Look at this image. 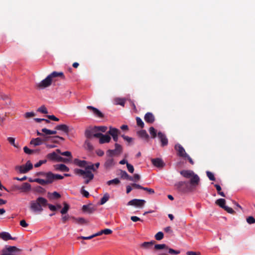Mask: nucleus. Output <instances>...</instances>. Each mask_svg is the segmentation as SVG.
Masks as SVG:
<instances>
[{"instance_id":"obj_57","label":"nucleus","mask_w":255,"mask_h":255,"mask_svg":"<svg viewBox=\"0 0 255 255\" xmlns=\"http://www.w3.org/2000/svg\"><path fill=\"white\" fill-rule=\"evenodd\" d=\"M103 234H106V235H109L112 234V231L111 229H104L103 230H102Z\"/></svg>"},{"instance_id":"obj_20","label":"nucleus","mask_w":255,"mask_h":255,"mask_svg":"<svg viewBox=\"0 0 255 255\" xmlns=\"http://www.w3.org/2000/svg\"><path fill=\"white\" fill-rule=\"evenodd\" d=\"M55 129L56 130H61L66 133H68L69 131V128L68 126L64 124L57 125V126L55 127Z\"/></svg>"},{"instance_id":"obj_51","label":"nucleus","mask_w":255,"mask_h":255,"mask_svg":"<svg viewBox=\"0 0 255 255\" xmlns=\"http://www.w3.org/2000/svg\"><path fill=\"white\" fill-rule=\"evenodd\" d=\"M247 222L250 224H254L255 223V219L253 217L250 216L247 219Z\"/></svg>"},{"instance_id":"obj_60","label":"nucleus","mask_w":255,"mask_h":255,"mask_svg":"<svg viewBox=\"0 0 255 255\" xmlns=\"http://www.w3.org/2000/svg\"><path fill=\"white\" fill-rule=\"evenodd\" d=\"M47 205L48 206L49 209L51 211H55L56 210V207L54 205H52L51 204H49L47 203Z\"/></svg>"},{"instance_id":"obj_38","label":"nucleus","mask_w":255,"mask_h":255,"mask_svg":"<svg viewBox=\"0 0 255 255\" xmlns=\"http://www.w3.org/2000/svg\"><path fill=\"white\" fill-rule=\"evenodd\" d=\"M23 150L25 153H26V154H32V153H35V152L38 151V150H37L30 149L27 146L24 147Z\"/></svg>"},{"instance_id":"obj_19","label":"nucleus","mask_w":255,"mask_h":255,"mask_svg":"<svg viewBox=\"0 0 255 255\" xmlns=\"http://www.w3.org/2000/svg\"><path fill=\"white\" fill-rule=\"evenodd\" d=\"M74 162L75 164L77 165L82 167H85V169L86 168V166H88V165H89V164H88L86 161L85 160H80L77 159H75L74 161Z\"/></svg>"},{"instance_id":"obj_63","label":"nucleus","mask_w":255,"mask_h":255,"mask_svg":"<svg viewBox=\"0 0 255 255\" xmlns=\"http://www.w3.org/2000/svg\"><path fill=\"white\" fill-rule=\"evenodd\" d=\"M143 190L148 192L150 194H153L154 193V190L151 188L143 187Z\"/></svg>"},{"instance_id":"obj_34","label":"nucleus","mask_w":255,"mask_h":255,"mask_svg":"<svg viewBox=\"0 0 255 255\" xmlns=\"http://www.w3.org/2000/svg\"><path fill=\"white\" fill-rule=\"evenodd\" d=\"M115 101L117 105H120L122 106H124L125 103V99L117 98L115 99Z\"/></svg>"},{"instance_id":"obj_50","label":"nucleus","mask_w":255,"mask_h":255,"mask_svg":"<svg viewBox=\"0 0 255 255\" xmlns=\"http://www.w3.org/2000/svg\"><path fill=\"white\" fill-rule=\"evenodd\" d=\"M92 112L96 116H97L98 117H103V114H102V113L100 111H99V110H98L97 109H95Z\"/></svg>"},{"instance_id":"obj_53","label":"nucleus","mask_w":255,"mask_h":255,"mask_svg":"<svg viewBox=\"0 0 255 255\" xmlns=\"http://www.w3.org/2000/svg\"><path fill=\"white\" fill-rule=\"evenodd\" d=\"M122 137H123V138H124L126 141H127V142H128V143H130V142H132V140H133L132 138L128 136H126V135H122Z\"/></svg>"},{"instance_id":"obj_47","label":"nucleus","mask_w":255,"mask_h":255,"mask_svg":"<svg viewBox=\"0 0 255 255\" xmlns=\"http://www.w3.org/2000/svg\"><path fill=\"white\" fill-rule=\"evenodd\" d=\"M37 111L40 113H43V114H47L48 113V111L46 108L44 106H41L40 107H39Z\"/></svg>"},{"instance_id":"obj_31","label":"nucleus","mask_w":255,"mask_h":255,"mask_svg":"<svg viewBox=\"0 0 255 255\" xmlns=\"http://www.w3.org/2000/svg\"><path fill=\"white\" fill-rule=\"evenodd\" d=\"M64 207L61 210L60 212L62 214H66L69 209V205L66 202L63 203Z\"/></svg>"},{"instance_id":"obj_27","label":"nucleus","mask_w":255,"mask_h":255,"mask_svg":"<svg viewBox=\"0 0 255 255\" xmlns=\"http://www.w3.org/2000/svg\"><path fill=\"white\" fill-rule=\"evenodd\" d=\"M120 183V181L118 178H115L107 181V184L108 185H117Z\"/></svg>"},{"instance_id":"obj_21","label":"nucleus","mask_w":255,"mask_h":255,"mask_svg":"<svg viewBox=\"0 0 255 255\" xmlns=\"http://www.w3.org/2000/svg\"><path fill=\"white\" fill-rule=\"evenodd\" d=\"M34 182H37L41 185H45L49 183L52 182V180L48 178L47 180H44L40 178H36L34 179Z\"/></svg>"},{"instance_id":"obj_23","label":"nucleus","mask_w":255,"mask_h":255,"mask_svg":"<svg viewBox=\"0 0 255 255\" xmlns=\"http://www.w3.org/2000/svg\"><path fill=\"white\" fill-rule=\"evenodd\" d=\"M108 133L113 137L114 136L119 135L120 131L118 129L116 128L110 127Z\"/></svg>"},{"instance_id":"obj_33","label":"nucleus","mask_w":255,"mask_h":255,"mask_svg":"<svg viewBox=\"0 0 255 255\" xmlns=\"http://www.w3.org/2000/svg\"><path fill=\"white\" fill-rule=\"evenodd\" d=\"M122 147L121 145L116 143L115 144V149L114 150L115 153L116 154H120L122 152Z\"/></svg>"},{"instance_id":"obj_32","label":"nucleus","mask_w":255,"mask_h":255,"mask_svg":"<svg viewBox=\"0 0 255 255\" xmlns=\"http://www.w3.org/2000/svg\"><path fill=\"white\" fill-rule=\"evenodd\" d=\"M153 245V242H144L141 245V247L145 249H148L150 246Z\"/></svg>"},{"instance_id":"obj_11","label":"nucleus","mask_w":255,"mask_h":255,"mask_svg":"<svg viewBox=\"0 0 255 255\" xmlns=\"http://www.w3.org/2000/svg\"><path fill=\"white\" fill-rule=\"evenodd\" d=\"M99 138V142L101 144H103L105 143H108L111 140V137L107 134H103L101 133V135Z\"/></svg>"},{"instance_id":"obj_7","label":"nucleus","mask_w":255,"mask_h":255,"mask_svg":"<svg viewBox=\"0 0 255 255\" xmlns=\"http://www.w3.org/2000/svg\"><path fill=\"white\" fill-rule=\"evenodd\" d=\"M32 167L31 163L28 161L25 165L16 166L15 169L21 173H25L31 169Z\"/></svg>"},{"instance_id":"obj_58","label":"nucleus","mask_w":255,"mask_h":255,"mask_svg":"<svg viewBox=\"0 0 255 255\" xmlns=\"http://www.w3.org/2000/svg\"><path fill=\"white\" fill-rule=\"evenodd\" d=\"M47 117L51 120H53V121H59V120L58 118H56L55 116H54V115H49V116H47Z\"/></svg>"},{"instance_id":"obj_35","label":"nucleus","mask_w":255,"mask_h":255,"mask_svg":"<svg viewBox=\"0 0 255 255\" xmlns=\"http://www.w3.org/2000/svg\"><path fill=\"white\" fill-rule=\"evenodd\" d=\"M58 139H61L62 140H64V138L62 137H61L59 136H54L51 137L50 140L53 143H59V141L58 140Z\"/></svg>"},{"instance_id":"obj_26","label":"nucleus","mask_w":255,"mask_h":255,"mask_svg":"<svg viewBox=\"0 0 255 255\" xmlns=\"http://www.w3.org/2000/svg\"><path fill=\"white\" fill-rule=\"evenodd\" d=\"M42 131L44 132L45 134L47 135H51V134H55L57 133L56 130H50L47 129L46 128H43L42 129Z\"/></svg>"},{"instance_id":"obj_15","label":"nucleus","mask_w":255,"mask_h":255,"mask_svg":"<svg viewBox=\"0 0 255 255\" xmlns=\"http://www.w3.org/2000/svg\"><path fill=\"white\" fill-rule=\"evenodd\" d=\"M158 136L161 142L162 146H165L167 144L168 140L166 136L163 133L161 132H159L158 133Z\"/></svg>"},{"instance_id":"obj_4","label":"nucleus","mask_w":255,"mask_h":255,"mask_svg":"<svg viewBox=\"0 0 255 255\" xmlns=\"http://www.w3.org/2000/svg\"><path fill=\"white\" fill-rule=\"evenodd\" d=\"M20 251L16 247L6 246L0 251V255H15Z\"/></svg>"},{"instance_id":"obj_43","label":"nucleus","mask_w":255,"mask_h":255,"mask_svg":"<svg viewBox=\"0 0 255 255\" xmlns=\"http://www.w3.org/2000/svg\"><path fill=\"white\" fill-rule=\"evenodd\" d=\"M136 121L138 126L140 127L141 128H143L144 125V123L140 118L136 117Z\"/></svg>"},{"instance_id":"obj_48","label":"nucleus","mask_w":255,"mask_h":255,"mask_svg":"<svg viewBox=\"0 0 255 255\" xmlns=\"http://www.w3.org/2000/svg\"><path fill=\"white\" fill-rule=\"evenodd\" d=\"M96 127L97 128V130H98V132H99L100 131L104 132L107 129V128L105 126H100V127Z\"/></svg>"},{"instance_id":"obj_28","label":"nucleus","mask_w":255,"mask_h":255,"mask_svg":"<svg viewBox=\"0 0 255 255\" xmlns=\"http://www.w3.org/2000/svg\"><path fill=\"white\" fill-rule=\"evenodd\" d=\"M114 165V159L112 157L108 158L105 163V165L106 167H110Z\"/></svg>"},{"instance_id":"obj_55","label":"nucleus","mask_w":255,"mask_h":255,"mask_svg":"<svg viewBox=\"0 0 255 255\" xmlns=\"http://www.w3.org/2000/svg\"><path fill=\"white\" fill-rule=\"evenodd\" d=\"M81 192L83 194V195L85 197H88L89 196V193H88V192L84 189V187L82 188Z\"/></svg>"},{"instance_id":"obj_44","label":"nucleus","mask_w":255,"mask_h":255,"mask_svg":"<svg viewBox=\"0 0 255 255\" xmlns=\"http://www.w3.org/2000/svg\"><path fill=\"white\" fill-rule=\"evenodd\" d=\"M57 161L67 163L70 161V159L58 156Z\"/></svg>"},{"instance_id":"obj_45","label":"nucleus","mask_w":255,"mask_h":255,"mask_svg":"<svg viewBox=\"0 0 255 255\" xmlns=\"http://www.w3.org/2000/svg\"><path fill=\"white\" fill-rule=\"evenodd\" d=\"M61 154L64 156L68 157V159H70V161L72 160V156L71 153L70 151H65L61 153Z\"/></svg>"},{"instance_id":"obj_46","label":"nucleus","mask_w":255,"mask_h":255,"mask_svg":"<svg viewBox=\"0 0 255 255\" xmlns=\"http://www.w3.org/2000/svg\"><path fill=\"white\" fill-rule=\"evenodd\" d=\"M61 197L60 195L57 192H54L50 194V197L53 199H58Z\"/></svg>"},{"instance_id":"obj_54","label":"nucleus","mask_w":255,"mask_h":255,"mask_svg":"<svg viewBox=\"0 0 255 255\" xmlns=\"http://www.w3.org/2000/svg\"><path fill=\"white\" fill-rule=\"evenodd\" d=\"M187 255H201V253L200 252H196L193 251H188L186 253Z\"/></svg>"},{"instance_id":"obj_14","label":"nucleus","mask_w":255,"mask_h":255,"mask_svg":"<svg viewBox=\"0 0 255 255\" xmlns=\"http://www.w3.org/2000/svg\"><path fill=\"white\" fill-rule=\"evenodd\" d=\"M144 120L146 123H153L155 120L153 115L151 113H147L144 116Z\"/></svg>"},{"instance_id":"obj_40","label":"nucleus","mask_w":255,"mask_h":255,"mask_svg":"<svg viewBox=\"0 0 255 255\" xmlns=\"http://www.w3.org/2000/svg\"><path fill=\"white\" fill-rule=\"evenodd\" d=\"M163 233L162 232H159L155 235V238L156 240L160 241L163 238Z\"/></svg>"},{"instance_id":"obj_59","label":"nucleus","mask_w":255,"mask_h":255,"mask_svg":"<svg viewBox=\"0 0 255 255\" xmlns=\"http://www.w3.org/2000/svg\"><path fill=\"white\" fill-rule=\"evenodd\" d=\"M121 175L122 177L123 178L127 179V178H128V175L126 171H122L121 172Z\"/></svg>"},{"instance_id":"obj_18","label":"nucleus","mask_w":255,"mask_h":255,"mask_svg":"<svg viewBox=\"0 0 255 255\" xmlns=\"http://www.w3.org/2000/svg\"><path fill=\"white\" fill-rule=\"evenodd\" d=\"M54 168L57 170H60L64 172L68 171L69 170V168L63 164L55 165Z\"/></svg>"},{"instance_id":"obj_16","label":"nucleus","mask_w":255,"mask_h":255,"mask_svg":"<svg viewBox=\"0 0 255 255\" xmlns=\"http://www.w3.org/2000/svg\"><path fill=\"white\" fill-rule=\"evenodd\" d=\"M42 139L39 137L32 138L30 142V144L34 146L40 145L42 144Z\"/></svg>"},{"instance_id":"obj_24","label":"nucleus","mask_w":255,"mask_h":255,"mask_svg":"<svg viewBox=\"0 0 255 255\" xmlns=\"http://www.w3.org/2000/svg\"><path fill=\"white\" fill-rule=\"evenodd\" d=\"M74 222L79 224H87L88 222L84 218H73Z\"/></svg>"},{"instance_id":"obj_3","label":"nucleus","mask_w":255,"mask_h":255,"mask_svg":"<svg viewBox=\"0 0 255 255\" xmlns=\"http://www.w3.org/2000/svg\"><path fill=\"white\" fill-rule=\"evenodd\" d=\"M180 174L185 178L190 179V184L194 187L197 186L200 182L199 177L192 170H182Z\"/></svg>"},{"instance_id":"obj_13","label":"nucleus","mask_w":255,"mask_h":255,"mask_svg":"<svg viewBox=\"0 0 255 255\" xmlns=\"http://www.w3.org/2000/svg\"><path fill=\"white\" fill-rule=\"evenodd\" d=\"M17 189L20 190L21 192H28L31 189V185L28 183H24L22 185L17 188Z\"/></svg>"},{"instance_id":"obj_36","label":"nucleus","mask_w":255,"mask_h":255,"mask_svg":"<svg viewBox=\"0 0 255 255\" xmlns=\"http://www.w3.org/2000/svg\"><path fill=\"white\" fill-rule=\"evenodd\" d=\"M110 198V196L108 193H106L104 195V196L103 198H102L101 200V204L103 205L107 201H108L109 199Z\"/></svg>"},{"instance_id":"obj_2","label":"nucleus","mask_w":255,"mask_h":255,"mask_svg":"<svg viewBox=\"0 0 255 255\" xmlns=\"http://www.w3.org/2000/svg\"><path fill=\"white\" fill-rule=\"evenodd\" d=\"M47 204V200L43 197H39L35 200L31 201L30 203V208L34 212H41L43 211V207Z\"/></svg>"},{"instance_id":"obj_10","label":"nucleus","mask_w":255,"mask_h":255,"mask_svg":"<svg viewBox=\"0 0 255 255\" xmlns=\"http://www.w3.org/2000/svg\"><path fill=\"white\" fill-rule=\"evenodd\" d=\"M152 163L157 167H163L165 164L160 158H154L151 159Z\"/></svg>"},{"instance_id":"obj_22","label":"nucleus","mask_w":255,"mask_h":255,"mask_svg":"<svg viewBox=\"0 0 255 255\" xmlns=\"http://www.w3.org/2000/svg\"><path fill=\"white\" fill-rule=\"evenodd\" d=\"M47 178H49L50 179V180H52V181L53 179H63V177L60 175L59 174H53L51 173H48L47 175Z\"/></svg>"},{"instance_id":"obj_30","label":"nucleus","mask_w":255,"mask_h":255,"mask_svg":"<svg viewBox=\"0 0 255 255\" xmlns=\"http://www.w3.org/2000/svg\"><path fill=\"white\" fill-rule=\"evenodd\" d=\"M225 203L226 201L224 199H219L216 201V203L222 208L225 207Z\"/></svg>"},{"instance_id":"obj_29","label":"nucleus","mask_w":255,"mask_h":255,"mask_svg":"<svg viewBox=\"0 0 255 255\" xmlns=\"http://www.w3.org/2000/svg\"><path fill=\"white\" fill-rule=\"evenodd\" d=\"M137 134L140 137L143 138L147 139L148 137V135L145 130H141L137 132Z\"/></svg>"},{"instance_id":"obj_6","label":"nucleus","mask_w":255,"mask_h":255,"mask_svg":"<svg viewBox=\"0 0 255 255\" xmlns=\"http://www.w3.org/2000/svg\"><path fill=\"white\" fill-rule=\"evenodd\" d=\"M52 80L48 76L45 79L36 84V87L39 89H43L49 86L52 84Z\"/></svg>"},{"instance_id":"obj_56","label":"nucleus","mask_w":255,"mask_h":255,"mask_svg":"<svg viewBox=\"0 0 255 255\" xmlns=\"http://www.w3.org/2000/svg\"><path fill=\"white\" fill-rule=\"evenodd\" d=\"M223 209H224L227 212L231 214H232L234 212V211L233 210L232 208L226 206H225Z\"/></svg>"},{"instance_id":"obj_52","label":"nucleus","mask_w":255,"mask_h":255,"mask_svg":"<svg viewBox=\"0 0 255 255\" xmlns=\"http://www.w3.org/2000/svg\"><path fill=\"white\" fill-rule=\"evenodd\" d=\"M127 167L128 171L130 173H133L134 171L133 166L128 163H127Z\"/></svg>"},{"instance_id":"obj_41","label":"nucleus","mask_w":255,"mask_h":255,"mask_svg":"<svg viewBox=\"0 0 255 255\" xmlns=\"http://www.w3.org/2000/svg\"><path fill=\"white\" fill-rule=\"evenodd\" d=\"M35 116V114L34 112H27L24 114V117L25 119H28L29 118H32Z\"/></svg>"},{"instance_id":"obj_25","label":"nucleus","mask_w":255,"mask_h":255,"mask_svg":"<svg viewBox=\"0 0 255 255\" xmlns=\"http://www.w3.org/2000/svg\"><path fill=\"white\" fill-rule=\"evenodd\" d=\"M51 79L53 80V79L54 78L57 77H63L64 75L62 72H53L51 74L48 75Z\"/></svg>"},{"instance_id":"obj_37","label":"nucleus","mask_w":255,"mask_h":255,"mask_svg":"<svg viewBox=\"0 0 255 255\" xmlns=\"http://www.w3.org/2000/svg\"><path fill=\"white\" fill-rule=\"evenodd\" d=\"M48 158L52 160H55L57 161L58 155L54 152L49 153L47 155Z\"/></svg>"},{"instance_id":"obj_64","label":"nucleus","mask_w":255,"mask_h":255,"mask_svg":"<svg viewBox=\"0 0 255 255\" xmlns=\"http://www.w3.org/2000/svg\"><path fill=\"white\" fill-rule=\"evenodd\" d=\"M130 219L133 221V222H137V221H140V219L136 216H131L130 217Z\"/></svg>"},{"instance_id":"obj_12","label":"nucleus","mask_w":255,"mask_h":255,"mask_svg":"<svg viewBox=\"0 0 255 255\" xmlns=\"http://www.w3.org/2000/svg\"><path fill=\"white\" fill-rule=\"evenodd\" d=\"M175 149L178 151L180 156L182 157L187 156V154L186 153L183 147L180 144H177L175 146Z\"/></svg>"},{"instance_id":"obj_61","label":"nucleus","mask_w":255,"mask_h":255,"mask_svg":"<svg viewBox=\"0 0 255 255\" xmlns=\"http://www.w3.org/2000/svg\"><path fill=\"white\" fill-rule=\"evenodd\" d=\"M20 225L23 227H24V228H26L28 226V224H27L25 222V220H22L21 221H20Z\"/></svg>"},{"instance_id":"obj_39","label":"nucleus","mask_w":255,"mask_h":255,"mask_svg":"<svg viewBox=\"0 0 255 255\" xmlns=\"http://www.w3.org/2000/svg\"><path fill=\"white\" fill-rule=\"evenodd\" d=\"M7 140L14 147H15L16 148H18V145L17 144H16L15 143V139L13 137H8Z\"/></svg>"},{"instance_id":"obj_8","label":"nucleus","mask_w":255,"mask_h":255,"mask_svg":"<svg viewBox=\"0 0 255 255\" xmlns=\"http://www.w3.org/2000/svg\"><path fill=\"white\" fill-rule=\"evenodd\" d=\"M145 203V201L144 200L135 199L129 201L128 205L141 208L144 206Z\"/></svg>"},{"instance_id":"obj_62","label":"nucleus","mask_w":255,"mask_h":255,"mask_svg":"<svg viewBox=\"0 0 255 255\" xmlns=\"http://www.w3.org/2000/svg\"><path fill=\"white\" fill-rule=\"evenodd\" d=\"M131 185L134 188L143 189V187H142L140 185L137 184H135V183L132 184Z\"/></svg>"},{"instance_id":"obj_5","label":"nucleus","mask_w":255,"mask_h":255,"mask_svg":"<svg viewBox=\"0 0 255 255\" xmlns=\"http://www.w3.org/2000/svg\"><path fill=\"white\" fill-rule=\"evenodd\" d=\"M85 136L89 138L93 137H99L101 135V133L98 132L96 127L88 128L85 132Z\"/></svg>"},{"instance_id":"obj_9","label":"nucleus","mask_w":255,"mask_h":255,"mask_svg":"<svg viewBox=\"0 0 255 255\" xmlns=\"http://www.w3.org/2000/svg\"><path fill=\"white\" fill-rule=\"evenodd\" d=\"M0 100L4 102L5 106L10 105L12 104L9 96L3 93H0Z\"/></svg>"},{"instance_id":"obj_42","label":"nucleus","mask_w":255,"mask_h":255,"mask_svg":"<svg viewBox=\"0 0 255 255\" xmlns=\"http://www.w3.org/2000/svg\"><path fill=\"white\" fill-rule=\"evenodd\" d=\"M149 132L152 138H155L156 136V130L153 127H150L149 128Z\"/></svg>"},{"instance_id":"obj_1","label":"nucleus","mask_w":255,"mask_h":255,"mask_svg":"<svg viewBox=\"0 0 255 255\" xmlns=\"http://www.w3.org/2000/svg\"><path fill=\"white\" fill-rule=\"evenodd\" d=\"M91 170L93 171L96 170L93 164H90L89 165L86 166V168L84 170L75 169L74 173L77 175L82 176L85 179V183L88 184L94 178V174L92 173Z\"/></svg>"},{"instance_id":"obj_49","label":"nucleus","mask_w":255,"mask_h":255,"mask_svg":"<svg viewBox=\"0 0 255 255\" xmlns=\"http://www.w3.org/2000/svg\"><path fill=\"white\" fill-rule=\"evenodd\" d=\"M206 173H207V175L208 177L209 178L210 180H211L212 181L215 180V178L214 177V175L212 172H211L210 171H207Z\"/></svg>"},{"instance_id":"obj_17","label":"nucleus","mask_w":255,"mask_h":255,"mask_svg":"<svg viewBox=\"0 0 255 255\" xmlns=\"http://www.w3.org/2000/svg\"><path fill=\"white\" fill-rule=\"evenodd\" d=\"M0 238L4 241H8L9 240H14V238H12L10 235L7 232H2L0 233Z\"/></svg>"}]
</instances>
